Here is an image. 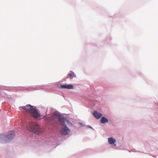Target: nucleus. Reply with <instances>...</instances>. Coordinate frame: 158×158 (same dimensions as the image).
Returning <instances> with one entry per match:
<instances>
[{
    "label": "nucleus",
    "mask_w": 158,
    "mask_h": 158,
    "mask_svg": "<svg viewBox=\"0 0 158 158\" xmlns=\"http://www.w3.org/2000/svg\"><path fill=\"white\" fill-rule=\"evenodd\" d=\"M23 108L25 111L30 114L31 115L36 118H38L40 117V115L38 113L36 109L33 106L30 105H27L25 106H22Z\"/></svg>",
    "instance_id": "nucleus-1"
},
{
    "label": "nucleus",
    "mask_w": 158,
    "mask_h": 158,
    "mask_svg": "<svg viewBox=\"0 0 158 158\" xmlns=\"http://www.w3.org/2000/svg\"><path fill=\"white\" fill-rule=\"evenodd\" d=\"M15 135V133L14 131H10L8 135H7L3 134L0 135V140H2L3 139L5 140V143L8 142L10 141Z\"/></svg>",
    "instance_id": "nucleus-2"
},
{
    "label": "nucleus",
    "mask_w": 158,
    "mask_h": 158,
    "mask_svg": "<svg viewBox=\"0 0 158 158\" xmlns=\"http://www.w3.org/2000/svg\"><path fill=\"white\" fill-rule=\"evenodd\" d=\"M40 128V126L35 123H30L29 126L27 127V129L30 131L36 132Z\"/></svg>",
    "instance_id": "nucleus-3"
},
{
    "label": "nucleus",
    "mask_w": 158,
    "mask_h": 158,
    "mask_svg": "<svg viewBox=\"0 0 158 158\" xmlns=\"http://www.w3.org/2000/svg\"><path fill=\"white\" fill-rule=\"evenodd\" d=\"M56 116L58 118V120L60 124L63 126H65V123L67 122L68 123H69L68 121L65 118L63 117H61L60 116L59 113L57 112H55L53 114V116Z\"/></svg>",
    "instance_id": "nucleus-4"
},
{
    "label": "nucleus",
    "mask_w": 158,
    "mask_h": 158,
    "mask_svg": "<svg viewBox=\"0 0 158 158\" xmlns=\"http://www.w3.org/2000/svg\"><path fill=\"white\" fill-rule=\"evenodd\" d=\"M70 131L68 127L65 126L61 129L60 133L62 135H66L69 134Z\"/></svg>",
    "instance_id": "nucleus-5"
},
{
    "label": "nucleus",
    "mask_w": 158,
    "mask_h": 158,
    "mask_svg": "<svg viewBox=\"0 0 158 158\" xmlns=\"http://www.w3.org/2000/svg\"><path fill=\"white\" fill-rule=\"evenodd\" d=\"M59 88L63 89H72L73 88V86L71 84L67 85L64 84H60L58 85Z\"/></svg>",
    "instance_id": "nucleus-6"
},
{
    "label": "nucleus",
    "mask_w": 158,
    "mask_h": 158,
    "mask_svg": "<svg viewBox=\"0 0 158 158\" xmlns=\"http://www.w3.org/2000/svg\"><path fill=\"white\" fill-rule=\"evenodd\" d=\"M93 116L97 119H99L102 116V114L99 113L96 111H94L93 114Z\"/></svg>",
    "instance_id": "nucleus-7"
},
{
    "label": "nucleus",
    "mask_w": 158,
    "mask_h": 158,
    "mask_svg": "<svg viewBox=\"0 0 158 158\" xmlns=\"http://www.w3.org/2000/svg\"><path fill=\"white\" fill-rule=\"evenodd\" d=\"M108 140L109 143L110 144H114L116 142L115 139L112 137L109 138Z\"/></svg>",
    "instance_id": "nucleus-8"
},
{
    "label": "nucleus",
    "mask_w": 158,
    "mask_h": 158,
    "mask_svg": "<svg viewBox=\"0 0 158 158\" xmlns=\"http://www.w3.org/2000/svg\"><path fill=\"white\" fill-rule=\"evenodd\" d=\"M101 122L102 123H105L108 122V120L106 118L102 117L101 118Z\"/></svg>",
    "instance_id": "nucleus-9"
},
{
    "label": "nucleus",
    "mask_w": 158,
    "mask_h": 158,
    "mask_svg": "<svg viewBox=\"0 0 158 158\" xmlns=\"http://www.w3.org/2000/svg\"><path fill=\"white\" fill-rule=\"evenodd\" d=\"M68 76L69 77H74L75 76L74 74V73L72 72V71H71L68 74Z\"/></svg>",
    "instance_id": "nucleus-10"
}]
</instances>
